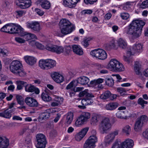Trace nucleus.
Here are the masks:
<instances>
[{
    "label": "nucleus",
    "mask_w": 148,
    "mask_h": 148,
    "mask_svg": "<svg viewBox=\"0 0 148 148\" xmlns=\"http://www.w3.org/2000/svg\"><path fill=\"white\" fill-rule=\"evenodd\" d=\"M145 24L143 21L138 19L134 20L131 22L125 32L126 34L131 35V41L141 36L143 28Z\"/></svg>",
    "instance_id": "1"
},
{
    "label": "nucleus",
    "mask_w": 148,
    "mask_h": 148,
    "mask_svg": "<svg viewBox=\"0 0 148 148\" xmlns=\"http://www.w3.org/2000/svg\"><path fill=\"white\" fill-rule=\"evenodd\" d=\"M10 69L12 73L20 76H24L26 74L22 68V64L17 60H14L11 62Z\"/></svg>",
    "instance_id": "2"
},
{
    "label": "nucleus",
    "mask_w": 148,
    "mask_h": 148,
    "mask_svg": "<svg viewBox=\"0 0 148 148\" xmlns=\"http://www.w3.org/2000/svg\"><path fill=\"white\" fill-rule=\"evenodd\" d=\"M59 25L62 32L64 35L70 34L75 29V27L71 25L69 21L65 19L61 20Z\"/></svg>",
    "instance_id": "3"
},
{
    "label": "nucleus",
    "mask_w": 148,
    "mask_h": 148,
    "mask_svg": "<svg viewBox=\"0 0 148 148\" xmlns=\"http://www.w3.org/2000/svg\"><path fill=\"white\" fill-rule=\"evenodd\" d=\"M107 67L110 70L116 72H121L125 70V67L123 64L115 59L110 60Z\"/></svg>",
    "instance_id": "4"
},
{
    "label": "nucleus",
    "mask_w": 148,
    "mask_h": 148,
    "mask_svg": "<svg viewBox=\"0 0 148 148\" xmlns=\"http://www.w3.org/2000/svg\"><path fill=\"white\" fill-rule=\"evenodd\" d=\"M92 135L88 137L84 145V148H95V143L97 142V138L96 136L97 134L95 130H93L91 131Z\"/></svg>",
    "instance_id": "5"
},
{
    "label": "nucleus",
    "mask_w": 148,
    "mask_h": 148,
    "mask_svg": "<svg viewBox=\"0 0 148 148\" xmlns=\"http://www.w3.org/2000/svg\"><path fill=\"white\" fill-rule=\"evenodd\" d=\"M112 124L110 119L108 118L103 119L99 125V130L103 134L106 133L110 129Z\"/></svg>",
    "instance_id": "6"
},
{
    "label": "nucleus",
    "mask_w": 148,
    "mask_h": 148,
    "mask_svg": "<svg viewBox=\"0 0 148 148\" xmlns=\"http://www.w3.org/2000/svg\"><path fill=\"white\" fill-rule=\"evenodd\" d=\"M148 121V118L145 115H142L138 117L134 124V128L135 131L137 132L140 131Z\"/></svg>",
    "instance_id": "7"
},
{
    "label": "nucleus",
    "mask_w": 148,
    "mask_h": 148,
    "mask_svg": "<svg viewBox=\"0 0 148 148\" xmlns=\"http://www.w3.org/2000/svg\"><path fill=\"white\" fill-rule=\"evenodd\" d=\"M91 116L90 113L83 112L76 119L75 125L77 127H80L86 123Z\"/></svg>",
    "instance_id": "8"
},
{
    "label": "nucleus",
    "mask_w": 148,
    "mask_h": 148,
    "mask_svg": "<svg viewBox=\"0 0 148 148\" xmlns=\"http://www.w3.org/2000/svg\"><path fill=\"white\" fill-rule=\"evenodd\" d=\"M56 62L51 59H41L39 61V66L42 69L48 70L56 66Z\"/></svg>",
    "instance_id": "9"
},
{
    "label": "nucleus",
    "mask_w": 148,
    "mask_h": 148,
    "mask_svg": "<svg viewBox=\"0 0 148 148\" xmlns=\"http://www.w3.org/2000/svg\"><path fill=\"white\" fill-rule=\"evenodd\" d=\"M134 145L133 141L128 138L121 143L114 142L111 148H132Z\"/></svg>",
    "instance_id": "10"
},
{
    "label": "nucleus",
    "mask_w": 148,
    "mask_h": 148,
    "mask_svg": "<svg viewBox=\"0 0 148 148\" xmlns=\"http://www.w3.org/2000/svg\"><path fill=\"white\" fill-rule=\"evenodd\" d=\"M36 147L37 148H45L47 141L45 136L42 134H38L36 136Z\"/></svg>",
    "instance_id": "11"
},
{
    "label": "nucleus",
    "mask_w": 148,
    "mask_h": 148,
    "mask_svg": "<svg viewBox=\"0 0 148 148\" xmlns=\"http://www.w3.org/2000/svg\"><path fill=\"white\" fill-rule=\"evenodd\" d=\"M90 54L92 57L101 60H104L107 57L106 52L103 49H100L92 51L90 52Z\"/></svg>",
    "instance_id": "12"
},
{
    "label": "nucleus",
    "mask_w": 148,
    "mask_h": 148,
    "mask_svg": "<svg viewBox=\"0 0 148 148\" xmlns=\"http://www.w3.org/2000/svg\"><path fill=\"white\" fill-rule=\"evenodd\" d=\"M143 50V45L140 43H136L132 46V50L128 49L127 51V55L131 56L134 54H139Z\"/></svg>",
    "instance_id": "13"
},
{
    "label": "nucleus",
    "mask_w": 148,
    "mask_h": 148,
    "mask_svg": "<svg viewBox=\"0 0 148 148\" xmlns=\"http://www.w3.org/2000/svg\"><path fill=\"white\" fill-rule=\"evenodd\" d=\"M45 48L48 50L58 54H60L64 51V48L62 46L51 44L47 45Z\"/></svg>",
    "instance_id": "14"
},
{
    "label": "nucleus",
    "mask_w": 148,
    "mask_h": 148,
    "mask_svg": "<svg viewBox=\"0 0 148 148\" xmlns=\"http://www.w3.org/2000/svg\"><path fill=\"white\" fill-rule=\"evenodd\" d=\"M15 3L18 7L22 9L29 8L32 3L31 0H16Z\"/></svg>",
    "instance_id": "15"
},
{
    "label": "nucleus",
    "mask_w": 148,
    "mask_h": 148,
    "mask_svg": "<svg viewBox=\"0 0 148 148\" xmlns=\"http://www.w3.org/2000/svg\"><path fill=\"white\" fill-rule=\"evenodd\" d=\"M11 28L10 34L17 33L21 36L24 31L20 25L14 24L11 23Z\"/></svg>",
    "instance_id": "16"
},
{
    "label": "nucleus",
    "mask_w": 148,
    "mask_h": 148,
    "mask_svg": "<svg viewBox=\"0 0 148 148\" xmlns=\"http://www.w3.org/2000/svg\"><path fill=\"white\" fill-rule=\"evenodd\" d=\"M89 130V127H86L82 129L75 135V139L77 141H81L86 135Z\"/></svg>",
    "instance_id": "17"
},
{
    "label": "nucleus",
    "mask_w": 148,
    "mask_h": 148,
    "mask_svg": "<svg viewBox=\"0 0 148 148\" xmlns=\"http://www.w3.org/2000/svg\"><path fill=\"white\" fill-rule=\"evenodd\" d=\"M118 131H114L107 135L105 137L104 142L106 144H110L114 140L115 136L118 134Z\"/></svg>",
    "instance_id": "18"
},
{
    "label": "nucleus",
    "mask_w": 148,
    "mask_h": 148,
    "mask_svg": "<svg viewBox=\"0 0 148 148\" xmlns=\"http://www.w3.org/2000/svg\"><path fill=\"white\" fill-rule=\"evenodd\" d=\"M51 76L52 79L58 83L62 82L64 80L63 76L59 73L54 72L51 74Z\"/></svg>",
    "instance_id": "19"
},
{
    "label": "nucleus",
    "mask_w": 148,
    "mask_h": 148,
    "mask_svg": "<svg viewBox=\"0 0 148 148\" xmlns=\"http://www.w3.org/2000/svg\"><path fill=\"white\" fill-rule=\"evenodd\" d=\"M80 0H63V4L65 6L71 8H75Z\"/></svg>",
    "instance_id": "20"
},
{
    "label": "nucleus",
    "mask_w": 148,
    "mask_h": 148,
    "mask_svg": "<svg viewBox=\"0 0 148 148\" xmlns=\"http://www.w3.org/2000/svg\"><path fill=\"white\" fill-rule=\"evenodd\" d=\"M27 27L31 28L34 31H38L40 29V26L39 23L37 21L27 23Z\"/></svg>",
    "instance_id": "21"
},
{
    "label": "nucleus",
    "mask_w": 148,
    "mask_h": 148,
    "mask_svg": "<svg viewBox=\"0 0 148 148\" xmlns=\"http://www.w3.org/2000/svg\"><path fill=\"white\" fill-rule=\"evenodd\" d=\"M26 103L32 107H36L38 106V104L37 101L34 99L30 97H26L25 100Z\"/></svg>",
    "instance_id": "22"
},
{
    "label": "nucleus",
    "mask_w": 148,
    "mask_h": 148,
    "mask_svg": "<svg viewBox=\"0 0 148 148\" xmlns=\"http://www.w3.org/2000/svg\"><path fill=\"white\" fill-rule=\"evenodd\" d=\"M25 62L28 65L32 66L37 62V59L32 56H25L23 58Z\"/></svg>",
    "instance_id": "23"
},
{
    "label": "nucleus",
    "mask_w": 148,
    "mask_h": 148,
    "mask_svg": "<svg viewBox=\"0 0 148 148\" xmlns=\"http://www.w3.org/2000/svg\"><path fill=\"white\" fill-rule=\"evenodd\" d=\"M79 102H81V105H77V107L81 109L86 108V106L91 104L93 102L92 100L91 99H83L81 101H79Z\"/></svg>",
    "instance_id": "24"
},
{
    "label": "nucleus",
    "mask_w": 148,
    "mask_h": 148,
    "mask_svg": "<svg viewBox=\"0 0 148 148\" xmlns=\"http://www.w3.org/2000/svg\"><path fill=\"white\" fill-rule=\"evenodd\" d=\"M21 36L23 37L26 40H36L37 39V37L35 35L25 32L24 31L23 32Z\"/></svg>",
    "instance_id": "25"
},
{
    "label": "nucleus",
    "mask_w": 148,
    "mask_h": 148,
    "mask_svg": "<svg viewBox=\"0 0 148 148\" xmlns=\"http://www.w3.org/2000/svg\"><path fill=\"white\" fill-rule=\"evenodd\" d=\"M118 46L121 49H125L127 47L126 41L122 38H120L117 40Z\"/></svg>",
    "instance_id": "26"
},
{
    "label": "nucleus",
    "mask_w": 148,
    "mask_h": 148,
    "mask_svg": "<svg viewBox=\"0 0 148 148\" xmlns=\"http://www.w3.org/2000/svg\"><path fill=\"white\" fill-rule=\"evenodd\" d=\"M63 101V99L62 97L56 96L51 103V105L53 107L58 106L62 104Z\"/></svg>",
    "instance_id": "27"
},
{
    "label": "nucleus",
    "mask_w": 148,
    "mask_h": 148,
    "mask_svg": "<svg viewBox=\"0 0 148 148\" xmlns=\"http://www.w3.org/2000/svg\"><path fill=\"white\" fill-rule=\"evenodd\" d=\"M119 106L116 102H111L107 104L105 107L106 109L108 110H113L116 109Z\"/></svg>",
    "instance_id": "28"
},
{
    "label": "nucleus",
    "mask_w": 148,
    "mask_h": 148,
    "mask_svg": "<svg viewBox=\"0 0 148 148\" xmlns=\"http://www.w3.org/2000/svg\"><path fill=\"white\" fill-rule=\"evenodd\" d=\"M14 111V110H9L8 109L2 112H0V116L7 119L10 118L12 116L11 113Z\"/></svg>",
    "instance_id": "29"
},
{
    "label": "nucleus",
    "mask_w": 148,
    "mask_h": 148,
    "mask_svg": "<svg viewBox=\"0 0 148 148\" xmlns=\"http://www.w3.org/2000/svg\"><path fill=\"white\" fill-rule=\"evenodd\" d=\"M38 2L42 8L44 9L48 10L51 7L50 3L47 0H38Z\"/></svg>",
    "instance_id": "30"
},
{
    "label": "nucleus",
    "mask_w": 148,
    "mask_h": 148,
    "mask_svg": "<svg viewBox=\"0 0 148 148\" xmlns=\"http://www.w3.org/2000/svg\"><path fill=\"white\" fill-rule=\"evenodd\" d=\"M9 145L8 139L0 136V148H7Z\"/></svg>",
    "instance_id": "31"
},
{
    "label": "nucleus",
    "mask_w": 148,
    "mask_h": 148,
    "mask_svg": "<svg viewBox=\"0 0 148 148\" xmlns=\"http://www.w3.org/2000/svg\"><path fill=\"white\" fill-rule=\"evenodd\" d=\"M89 81V79L85 76H83L78 78L76 80L77 82L82 85L87 84Z\"/></svg>",
    "instance_id": "32"
},
{
    "label": "nucleus",
    "mask_w": 148,
    "mask_h": 148,
    "mask_svg": "<svg viewBox=\"0 0 148 148\" xmlns=\"http://www.w3.org/2000/svg\"><path fill=\"white\" fill-rule=\"evenodd\" d=\"M73 51L76 54L82 55L83 54V51L82 48L79 46L76 45H74L72 46Z\"/></svg>",
    "instance_id": "33"
},
{
    "label": "nucleus",
    "mask_w": 148,
    "mask_h": 148,
    "mask_svg": "<svg viewBox=\"0 0 148 148\" xmlns=\"http://www.w3.org/2000/svg\"><path fill=\"white\" fill-rule=\"evenodd\" d=\"M99 116L96 114H93L92 115L90 120V124L93 126L96 125L99 121Z\"/></svg>",
    "instance_id": "34"
},
{
    "label": "nucleus",
    "mask_w": 148,
    "mask_h": 148,
    "mask_svg": "<svg viewBox=\"0 0 148 148\" xmlns=\"http://www.w3.org/2000/svg\"><path fill=\"white\" fill-rule=\"evenodd\" d=\"M134 70L136 74L141 75V65L139 62H135L134 66Z\"/></svg>",
    "instance_id": "35"
},
{
    "label": "nucleus",
    "mask_w": 148,
    "mask_h": 148,
    "mask_svg": "<svg viewBox=\"0 0 148 148\" xmlns=\"http://www.w3.org/2000/svg\"><path fill=\"white\" fill-rule=\"evenodd\" d=\"M106 48L108 50H110L112 49L116 48V45L114 39H112L109 43L106 44Z\"/></svg>",
    "instance_id": "36"
},
{
    "label": "nucleus",
    "mask_w": 148,
    "mask_h": 148,
    "mask_svg": "<svg viewBox=\"0 0 148 148\" xmlns=\"http://www.w3.org/2000/svg\"><path fill=\"white\" fill-rule=\"evenodd\" d=\"M66 123L70 124L73 121V114L71 112H68L66 115Z\"/></svg>",
    "instance_id": "37"
},
{
    "label": "nucleus",
    "mask_w": 148,
    "mask_h": 148,
    "mask_svg": "<svg viewBox=\"0 0 148 148\" xmlns=\"http://www.w3.org/2000/svg\"><path fill=\"white\" fill-rule=\"evenodd\" d=\"M50 115L49 113L47 112V110H46L44 112L42 113L40 115L39 117V121H41L43 120H45L49 118Z\"/></svg>",
    "instance_id": "38"
},
{
    "label": "nucleus",
    "mask_w": 148,
    "mask_h": 148,
    "mask_svg": "<svg viewBox=\"0 0 148 148\" xmlns=\"http://www.w3.org/2000/svg\"><path fill=\"white\" fill-rule=\"evenodd\" d=\"M122 131L123 133L129 135L131 132V127L129 125H126L123 127Z\"/></svg>",
    "instance_id": "39"
},
{
    "label": "nucleus",
    "mask_w": 148,
    "mask_h": 148,
    "mask_svg": "<svg viewBox=\"0 0 148 148\" xmlns=\"http://www.w3.org/2000/svg\"><path fill=\"white\" fill-rule=\"evenodd\" d=\"M11 23L8 24L4 25L1 29V32L10 34Z\"/></svg>",
    "instance_id": "40"
},
{
    "label": "nucleus",
    "mask_w": 148,
    "mask_h": 148,
    "mask_svg": "<svg viewBox=\"0 0 148 148\" xmlns=\"http://www.w3.org/2000/svg\"><path fill=\"white\" fill-rule=\"evenodd\" d=\"M17 85L16 89L18 90H21L23 89V86L26 84V82L21 80H17L16 82Z\"/></svg>",
    "instance_id": "41"
},
{
    "label": "nucleus",
    "mask_w": 148,
    "mask_h": 148,
    "mask_svg": "<svg viewBox=\"0 0 148 148\" xmlns=\"http://www.w3.org/2000/svg\"><path fill=\"white\" fill-rule=\"evenodd\" d=\"M124 111H118L116 114V117L120 119H126L128 116L125 115Z\"/></svg>",
    "instance_id": "42"
},
{
    "label": "nucleus",
    "mask_w": 148,
    "mask_h": 148,
    "mask_svg": "<svg viewBox=\"0 0 148 148\" xmlns=\"http://www.w3.org/2000/svg\"><path fill=\"white\" fill-rule=\"evenodd\" d=\"M35 86L30 84H27L25 86V90L26 92H34V89H35Z\"/></svg>",
    "instance_id": "43"
},
{
    "label": "nucleus",
    "mask_w": 148,
    "mask_h": 148,
    "mask_svg": "<svg viewBox=\"0 0 148 148\" xmlns=\"http://www.w3.org/2000/svg\"><path fill=\"white\" fill-rule=\"evenodd\" d=\"M46 90H45V93L43 92L41 95L42 99L45 101H49L51 100V98L47 94Z\"/></svg>",
    "instance_id": "44"
},
{
    "label": "nucleus",
    "mask_w": 148,
    "mask_h": 148,
    "mask_svg": "<svg viewBox=\"0 0 148 148\" xmlns=\"http://www.w3.org/2000/svg\"><path fill=\"white\" fill-rule=\"evenodd\" d=\"M111 95L110 92L108 91H106L103 92L100 96V98L102 99H110Z\"/></svg>",
    "instance_id": "45"
},
{
    "label": "nucleus",
    "mask_w": 148,
    "mask_h": 148,
    "mask_svg": "<svg viewBox=\"0 0 148 148\" xmlns=\"http://www.w3.org/2000/svg\"><path fill=\"white\" fill-rule=\"evenodd\" d=\"M31 138L30 136L27 137L23 142V145L25 146L28 147L31 145Z\"/></svg>",
    "instance_id": "46"
},
{
    "label": "nucleus",
    "mask_w": 148,
    "mask_h": 148,
    "mask_svg": "<svg viewBox=\"0 0 148 148\" xmlns=\"http://www.w3.org/2000/svg\"><path fill=\"white\" fill-rule=\"evenodd\" d=\"M138 103L141 106V108L143 109L144 108V104H147V102L145 101L142 98H139L137 101Z\"/></svg>",
    "instance_id": "47"
},
{
    "label": "nucleus",
    "mask_w": 148,
    "mask_h": 148,
    "mask_svg": "<svg viewBox=\"0 0 148 148\" xmlns=\"http://www.w3.org/2000/svg\"><path fill=\"white\" fill-rule=\"evenodd\" d=\"M106 84L109 86H113L114 84L113 80L111 77L106 79Z\"/></svg>",
    "instance_id": "48"
},
{
    "label": "nucleus",
    "mask_w": 148,
    "mask_h": 148,
    "mask_svg": "<svg viewBox=\"0 0 148 148\" xmlns=\"http://www.w3.org/2000/svg\"><path fill=\"white\" fill-rule=\"evenodd\" d=\"M16 98L18 103L19 104L21 105H23L24 103L23 99L21 96L19 95H17L16 96Z\"/></svg>",
    "instance_id": "49"
},
{
    "label": "nucleus",
    "mask_w": 148,
    "mask_h": 148,
    "mask_svg": "<svg viewBox=\"0 0 148 148\" xmlns=\"http://www.w3.org/2000/svg\"><path fill=\"white\" fill-rule=\"evenodd\" d=\"M120 16L124 20H127L130 18L129 14L127 12H123L120 14Z\"/></svg>",
    "instance_id": "50"
},
{
    "label": "nucleus",
    "mask_w": 148,
    "mask_h": 148,
    "mask_svg": "<svg viewBox=\"0 0 148 148\" xmlns=\"http://www.w3.org/2000/svg\"><path fill=\"white\" fill-rule=\"evenodd\" d=\"M9 52L6 49L0 48V55L3 56L5 57L8 55Z\"/></svg>",
    "instance_id": "51"
},
{
    "label": "nucleus",
    "mask_w": 148,
    "mask_h": 148,
    "mask_svg": "<svg viewBox=\"0 0 148 148\" xmlns=\"http://www.w3.org/2000/svg\"><path fill=\"white\" fill-rule=\"evenodd\" d=\"M90 40V38H87L84 39L82 42V45L85 47H86L89 45V42Z\"/></svg>",
    "instance_id": "52"
},
{
    "label": "nucleus",
    "mask_w": 148,
    "mask_h": 148,
    "mask_svg": "<svg viewBox=\"0 0 148 148\" xmlns=\"http://www.w3.org/2000/svg\"><path fill=\"white\" fill-rule=\"evenodd\" d=\"M132 3L130 2H126L124 4L123 8L124 10H129L132 7Z\"/></svg>",
    "instance_id": "53"
},
{
    "label": "nucleus",
    "mask_w": 148,
    "mask_h": 148,
    "mask_svg": "<svg viewBox=\"0 0 148 148\" xmlns=\"http://www.w3.org/2000/svg\"><path fill=\"white\" fill-rule=\"evenodd\" d=\"M17 18L22 16L25 14V12L23 10L17 11L16 12Z\"/></svg>",
    "instance_id": "54"
},
{
    "label": "nucleus",
    "mask_w": 148,
    "mask_h": 148,
    "mask_svg": "<svg viewBox=\"0 0 148 148\" xmlns=\"http://www.w3.org/2000/svg\"><path fill=\"white\" fill-rule=\"evenodd\" d=\"M117 91L119 93L121 96H123L125 94L126 91L125 89L122 88H118Z\"/></svg>",
    "instance_id": "55"
},
{
    "label": "nucleus",
    "mask_w": 148,
    "mask_h": 148,
    "mask_svg": "<svg viewBox=\"0 0 148 148\" xmlns=\"http://www.w3.org/2000/svg\"><path fill=\"white\" fill-rule=\"evenodd\" d=\"M15 40L16 42L19 43H23L25 42V40L20 37H16Z\"/></svg>",
    "instance_id": "56"
},
{
    "label": "nucleus",
    "mask_w": 148,
    "mask_h": 148,
    "mask_svg": "<svg viewBox=\"0 0 148 148\" xmlns=\"http://www.w3.org/2000/svg\"><path fill=\"white\" fill-rule=\"evenodd\" d=\"M140 7L143 9L148 8V0L143 1L141 4Z\"/></svg>",
    "instance_id": "57"
},
{
    "label": "nucleus",
    "mask_w": 148,
    "mask_h": 148,
    "mask_svg": "<svg viewBox=\"0 0 148 148\" xmlns=\"http://www.w3.org/2000/svg\"><path fill=\"white\" fill-rule=\"evenodd\" d=\"M55 35L58 36L62 37L64 35L62 32V30L60 29V30H57L55 32Z\"/></svg>",
    "instance_id": "58"
},
{
    "label": "nucleus",
    "mask_w": 148,
    "mask_h": 148,
    "mask_svg": "<svg viewBox=\"0 0 148 148\" xmlns=\"http://www.w3.org/2000/svg\"><path fill=\"white\" fill-rule=\"evenodd\" d=\"M127 56H124V60L128 64H130L132 62V60L131 58L128 57V56H127Z\"/></svg>",
    "instance_id": "59"
},
{
    "label": "nucleus",
    "mask_w": 148,
    "mask_h": 148,
    "mask_svg": "<svg viewBox=\"0 0 148 148\" xmlns=\"http://www.w3.org/2000/svg\"><path fill=\"white\" fill-rule=\"evenodd\" d=\"M35 11L38 15L40 16L43 15L44 13L43 11L38 8L35 9Z\"/></svg>",
    "instance_id": "60"
},
{
    "label": "nucleus",
    "mask_w": 148,
    "mask_h": 148,
    "mask_svg": "<svg viewBox=\"0 0 148 148\" xmlns=\"http://www.w3.org/2000/svg\"><path fill=\"white\" fill-rule=\"evenodd\" d=\"M92 10H83L82 13L83 14H90L92 13Z\"/></svg>",
    "instance_id": "61"
},
{
    "label": "nucleus",
    "mask_w": 148,
    "mask_h": 148,
    "mask_svg": "<svg viewBox=\"0 0 148 148\" xmlns=\"http://www.w3.org/2000/svg\"><path fill=\"white\" fill-rule=\"evenodd\" d=\"M97 0H84V3L87 4H93L94 3L96 2Z\"/></svg>",
    "instance_id": "62"
},
{
    "label": "nucleus",
    "mask_w": 148,
    "mask_h": 148,
    "mask_svg": "<svg viewBox=\"0 0 148 148\" xmlns=\"http://www.w3.org/2000/svg\"><path fill=\"white\" fill-rule=\"evenodd\" d=\"M69 74L71 77H73L76 74V71L75 70H71L69 72Z\"/></svg>",
    "instance_id": "63"
},
{
    "label": "nucleus",
    "mask_w": 148,
    "mask_h": 148,
    "mask_svg": "<svg viewBox=\"0 0 148 148\" xmlns=\"http://www.w3.org/2000/svg\"><path fill=\"white\" fill-rule=\"evenodd\" d=\"M90 86L92 87H95L96 86L98 85L95 79L91 81L90 83Z\"/></svg>",
    "instance_id": "64"
}]
</instances>
